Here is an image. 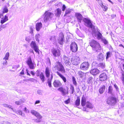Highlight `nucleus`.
Instances as JSON below:
<instances>
[{
    "mask_svg": "<svg viewBox=\"0 0 124 124\" xmlns=\"http://www.w3.org/2000/svg\"><path fill=\"white\" fill-rule=\"evenodd\" d=\"M114 93L115 91L110 84L108 87L107 93L111 94V95L108 97L106 100L107 103L109 105L113 106L117 103L118 98L114 95Z\"/></svg>",
    "mask_w": 124,
    "mask_h": 124,
    "instance_id": "obj_1",
    "label": "nucleus"
},
{
    "mask_svg": "<svg viewBox=\"0 0 124 124\" xmlns=\"http://www.w3.org/2000/svg\"><path fill=\"white\" fill-rule=\"evenodd\" d=\"M83 95L81 101V105L83 107V110L84 111L88 112V110L87 108L92 109L93 108L94 106L90 102H86V99Z\"/></svg>",
    "mask_w": 124,
    "mask_h": 124,
    "instance_id": "obj_2",
    "label": "nucleus"
},
{
    "mask_svg": "<svg viewBox=\"0 0 124 124\" xmlns=\"http://www.w3.org/2000/svg\"><path fill=\"white\" fill-rule=\"evenodd\" d=\"M89 43L90 46L96 52H100L101 48L98 42L94 39H92L91 40L89 41Z\"/></svg>",
    "mask_w": 124,
    "mask_h": 124,
    "instance_id": "obj_3",
    "label": "nucleus"
},
{
    "mask_svg": "<svg viewBox=\"0 0 124 124\" xmlns=\"http://www.w3.org/2000/svg\"><path fill=\"white\" fill-rule=\"evenodd\" d=\"M92 30V34L93 37L98 40L101 39L103 37L102 34L100 32V30L97 27H95Z\"/></svg>",
    "mask_w": 124,
    "mask_h": 124,
    "instance_id": "obj_4",
    "label": "nucleus"
},
{
    "mask_svg": "<svg viewBox=\"0 0 124 124\" xmlns=\"http://www.w3.org/2000/svg\"><path fill=\"white\" fill-rule=\"evenodd\" d=\"M83 21L85 26L90 28L91 30L95 27V26L93 25V22L88 18H84Z\"/></svg>",
    "mask_w": 124,
    "mask_h": 124,
    "instance_id": "obj_5",
    "label": "nucleus"
},
{
    "mask_svg": "<svg viewBox=\"0 0 124 124\" xmlns=\"http://www.w3.org/2000/svg\"><path fill=\"white\" fill-rule=\"evenodd\" d=\"M26 62L30 69L31 70H33L35 69L36 66V64L35 62H32L31 58L30 56L27 58Z\"/></svg>",
    "mask_w": 124,
    "mask_h": 124,
    "instance_id": "obj_6",
    "label": "nucleus"
},
{
    "mask_svg": "<svg viewBox=\"0 0 124 124\" xmlns=\"http://www.w3.org/2000/svg\"><path fill=\"white\" fill-rule=\"evenodd\" d=\"M51 52L54 59L56 61L57 60L56 57H58L61 54V51L59 49L53 47L51 49Z\"/></svg>",
    "mask_w": 124,
    "mask_h": 124,
    "instance_id": "obj_7",
    "label": "nucleus"
},
{
    "mask_svg": "<svg viewBox=\"0 0 124 124\" xmlns=\"http://www.w3.org/2000/svg\"><path fill=\"white\" fill-rule=\"evenodd\" d=\"M57 64L55 66L56 70L59 72L60 71L62 74H64L66 72V71L64 66L62 63L59 61L56 62Z\"/></svg>",
    "mask_w": 124,
    "mask_h": 124,
    "instance_id": "obj_8",
    "label": "nucleus"
},
{
    "mask_svg": "<svg viewBox=\"0 0 124 124\" xmlns=\"http://www.w3.org/2000/svg\"><path fill=\"white\" fill-rule=\"evenodd\" d=\"M70 57L71 62L73 64L77 65L80 63V59L78 57L76 56H73Z\"/></svg>",
    "mask_w": 124,
    "mask_h": 124,
    "instance_id": "obj_9",
    "label": "nucleus"
},
{
    "mask_svg": "<svg viewBox=\"0 0 124 124\" xmlns=\"http://www.w3.org/2000/svg\"><path fill=\"white\" fill-rule=\"evenodd\" d=\"M30 46L35 52L39 54V47L35 41H32L30 43Z\"/></svg>",
    "mask_w": 124,
    "mask_h": 124,
    "instance_id": "obj_10",
    "label": "nucleus"
},
{
    "mask_svg": "<svg viewBox=\"0 0 124 124\" xmlns=\"http://www.w3.org/2000/svg\"><path fill=\"white\" fill-rule=\"evenodd\" d=\"M57 41L58 43L60 45H62L65 42L64 35L63 33L60 34L59 35V37L57 39Z\"/></svg>",
    "mask_w": 124,
    "mask_h": 124,
    "instance_id": "obj_11",
    "label": "nucleus"
},
{
    "mask_svg": "<svg viewBox=\"0 0 124 124\" xmlns=\"http://www.w3.org/2000/svg\"><path fill=\"white\" fill-rule=\"evenodd\" d=\"M45 16L44 18V21L45 22H46L51 19V16L53 15V13L46 11L45 13Z\"/></svg>",
    "mask_w": 124,
    "mask_h": 124,
    "instance_id": "obj_12",
    "label": "nucleus"
},
{
    "mask_svg": "<svg viewBox=\"0 0 124 124\" xmlns=\"http://www.w3.org/2000/svg\"><path fill=\"white\" fill-rule=\"evenodd\" d=\"M78 47L77 44L75 42H72L70 45V49L72 52H76L78 50Z\"/></svg>",
    "mask_w": 124,
    "mask_h": 124,
    "instance_id": "obj_13",
    "label": "nucleus"
},
{
    "mask_svg": "<svg viewBox=\"0 0 124 124\" xmlns=\"http://www.w3.org/2000/svg\"><path fill=\"white\" fill-rule=\"evenodd\" d=\"M89 64L88 62H85L82 63L81 64L80 69V70H86L89 68Z\"/></svg>",
    "mask_w": 124,
    "mask_h": 124,
    "instance_id": "obj_14",
    "label": "nucleus"
},
{
    "mask_svg": "<svg viewBox=\"0 0 124 124\" xmlns=\"http://www.w3.org/2000/svg\"><path fill=\"white\" fill-rule=\"evenodd\" d=\"M49 41L52 43V44L54 45H56L57 44L56 37L54 35H52L48 37Z\"/></svg>",
    "mask_w": 124,
    "mask_h": 124,
    "instance_id": "obj_15",
    "label": "nucleus"
},
{
    "mask_svg": "<svg viewBox=\"0 0 124 124\" xmlns=\"http://www.w3.org/2000/svg\"><path fill=\"white\" fill-rule=\"evenodd\" d=\"M58 91L60 92L62 94L63 96H65L66 95H67L69 93V92L68 90H67L65 88L62 87H61L57 89Z\"/></svg>",
    "mask_w": 124,
    "mask_h": 124,
    "instance_id": "obj_16",
    "label": "nucleus"
},
{
    "mask_svg": "<svg viewBox=\"0 0 124 124\" xmlns=\"http://www.w3.org/2000/svg\"><path fill=\"white\" fill-rule=\"evenodd\" d=\"M90 72L92 75L93 76H95L100 73V71L97 68H92Z\"/></svg>",
    "mask_w": 124,
    "mask_h": 124,
    "instance_id": "obj_17",
    "label": "nucleus"
},
{
    "mask_svg": "<svg viewBox=\"0 0 124 124\" xmlns=\"http://www.w3.org/2000/svg\"><path fill=\"white\" fill-rule=\"evenodd\" d=\"M99 81L103 82L107 79V76L105 73H102L99 75Z\"/></svg>",
    "mask_w": 124,
    "mask_h": 124,
    "instance_id": "obj_18",
    "label": "nucleus"
},
{
    "mask_svg": "<svg viewBox=\"0 0 124 124\" xmlns=\"http://www.w3.org/2000/svg\"><path fill=\"white\" fill-rule=\"evenodd\" d=\"M75 16L77 19V20L78 22V23H81L83 18L82 15L80 13H77L75 14Z\"/></svg>",
    "mask_w": 124,
    "mask_h": 124,
    "instance_id": "obj_19",
    "label": "nucleus"
},
{
    "mask_svg": "<svg viewBox=\"0 0 124 124\" xmlns=\"http://www.w3.org/2000/svg\"><path fill=\"white\" fill-rule=\"evenodd\" d=\"M70 59L65 55L63 57V59L64 60V62L67 66H69L71 64V63L70 62Z\"/></svg>",
    "mask_w": 124,
    "mask_h": 124,
    "instance_id": "obj_20",
    "label": "nucleus"
},
{
    "mask_svg": "<svg viewBox=\"0 0 124 124\" xmlns=\"http://www.w3.org/2000/svg\"><path fill=\"white\" fill-rule=\"evenodd\" d=\"M57 75L62 79L65 84H66V83L68 82V81L67 80L66 78L60 72L57 71L56 72Z\"/></svg>",
    "mask_w": 124,
    "mask_h": 124,
    "instance_id": "obj_21",
    "label": "nucleus"
},
{
    "mask_svg": "<svg viewBox=\"0 0 124 124\" xmlns=\"http://www.w3.org/2000/svg\"><path fill=\"white\" fill-rule=\"evenodd\" d=\"M105 58L104 54L102 52H100L97 56V60L100 61H102Z\"/></svg>",
    "mask_w": 124,
    "mask_h": 124,
    "instance_id": "obj_22",
    "label": "nucleus"
},
{
    "mask_svg": "<svg viewBox=\"0 0 124 124\" xmlns=\"http://www.w3.org/2000/svg\"><path fill=\"white\" fill-rule=\"evenodd\" d=\"M31 114L33 115H34L37 118H42V116L38 112L34 110H31Z\"/></svg>",
    "mask_w": 124,
    "mask_h": 124,
    "instance_id": "obj_23",
    "label": "nucleus"
},
{
    "mask_svg": "<svg viewBox=\"0 0 124 124\" xmlns=\"http://www.w3.org/2000/svg\"><path fill=\"white\" fill-rule=\"evenodd\" d=\"M53 85L55 87H60L62 85V84L59 80H55L53 83Z\"/></svg>",
    "mask_w": 124,
    "mask_h": 124,
    "instance_id": "obj_24",
    "label": "nucleus"
},
{
    "mask_svg": "<svg viewBox=\"0 0 124 124\" xmlns=\"http://www.w3.org/2000/svg\"><path fill=\"white\" fill-rule=\"evenodd\" d=\"M50 69L48 67H46L45 73L46 76L47 78H49L50 76Z\"/></svg>",
    "mask_w": 124,
    "mask_h": 124,
    "instance_id": "obj_25",
    "label": "nucleus"
},
{
    "mask_svg": "<svg viewBox=\"0 0 124 124\" xmlns=\"http://www.w3.org/2000/svg\"><path fill=\"white\" fill-rule=\"evenodd\" d=\"M106 86L104 85L101 86L98 90L99 93L100 94H103L105 91V89Z\"/></svg>",
    "mask_w": 124,
    "mask_h": 124,
    "instance_id": "obj_26",
    "label": "nucleus"
},
{
    "mask_svg": "<svg viewBox=\"0 0 124 124\" xmlns=\"http://www.w3.org/2000/svg\"><path fill=\"white\" fill-rule=\"evenodd\" d=\"M42 27V24L41 22L38 23L36 25V29L37 31H39Z\"/></svg>",
    "mask_w": 124,
    "mask_h": 124,
    "instance_id": "obj_27",
    "label": "nucleus"
},
{
    "mask_svg": "<svg viewBox=\"0 0 124 124\" xmlns=\"http://www.w3.org/2000/svg\"><path fill=\"white\" fill-rule=\"evenodd\" d=\"M101 40L106 47L110 45L109 44L108 41L104 37H103Z\"/></svg>",
    "mask_w": 124,
    "mask_h": 124,
    "instance_id": "obj_28",
    "label": "nucleus"
},
{
    "mask_svg": "<svg viewBox=\"0 0 124 124\" xmlns=\"http://www.w3.org/2000/svg\"><path fill=\"white\" fill-rule=\"evenodd\" d=\"M78 76L80 78L83 79L84 80L85 79V73H84L81 71H78Z\"/></svg>",
    "mask_w": 124,
    "mask_h": 124,
    "instance_id": "obj_29",
    "label": "nucleus"
},
{
    "mask_svg": "<svg viewBox=\"0 0 124 124\" xmlns=\"http://www.w3.org/2000/svg\"><path fill=\"white\" fill-rule=\"evenodd\" d=\"M80 96H78L77 98V99L76 100L75 103V105L76 106L75 107H77L79 106L80 104Z\"/></svg>",
    "mask_w": 124,
    "mask_h": 124,
    "instance_id": "obj_30",
    "label": "nucleus"
},
{
    "mask_svg": "<svg viewBox=\"0 0 124 124\" xmlns=\"http://www.w3.org/2000/svg\"><path fill=\"white\" fill-rule=\"evenodd\" d=\"M87 83L91 84L93 80V78L91 75H89L88 77H87Z\"/></svg>",
    "mask_w": 124,
    "mask_h": 124,
    "instance_id": "obj_31",
    "label": "nucleus"
},
{
    "mask_svg": "<svg viewBox=\"0 0 124 124\" xmlns=\"http://www.w3.org/2000/svg\"><path fill=\"white\" fill-rule=\"evenodd\" d=\"M36 119H32L31 120L33 122L37 123L40 122L42 121V118H37Z\"/></svg>",
    "mask_w": 124,
    "mask_h": 124,
    "instance_id": "obj_32",
    "label": "nucleus"
},
{
    "mask_svg": "<svg viewBox=\"0 0 124 124\" xmlns=\"http://www.w3.org/2000/svg\"><path fill=\"white\" fill-rule=\"evenodd\" d=\"M112 85H113V87L115 89V91L116 92L118 93L119 92V89L118 88V86L116 84L114 83V84H112Z\"/></svg>",
    "mask_w": 124,
    "mask_h": 124,
    "instance_id": "obj_33",
    "label": "nucleus"
},
{
    "mask_svg": "<svg viewBox=\"0 0 124 124\" xmlns=\"http://www.w3.org/2000/svg\"><path fill=\"white\" fill-rule=\"evenodd\" d=\"M41 80L42 81L43 83L45 81V80L46 78L43 72H41L40 75L39 76Z\"/></svg>",
    "mask_w": 124,
    "mask_h": 124,
    "instance_id": "obj_34",
    "label": "nucleus"
},
{
    "mask_svg": "<svg viewBox=\"0 0 124 124\" xmlns=\"http://www.w3.org/2000/svg\"><path fill=\"white\" fill-rule=\"evenodd\" d=\"M55 15L57 16H60L61 14V9L59 8H58L55 11Z\"/></svg>",
    "mask_w": 124,
    "mask_h": 124,
    "instance_id": "obj_35",
    "label": "nucleus"
},
{
    "mask_svg": "<svg viewBox=\"0 0 124 124\" xmlns=\"http://www.w3.org/2000/svg\"><path fill=\"white\" fill-rule=\"evenodd\" d=\"M33 36H32L31 35H29L28 36H26L25 37V40L27 41L28 43H29L31 39L33 37Z\"/></svg>",
    "mask_w": 124,
    "mask_h": 124,
    "instance_id": "obj_36",
    "label": "nucleus"
},
{
    "mask_svg": "<svg viewBox=\"0 0 124 124\" xmlns=\"http://www.w3.org/2000/svg\"><path fill=\"white\" fill-rule=\"evenodd\" d=\"M99 64H98L96 62H93L92 64V68H97V67H98V65Z\"/></svg>",
    "mask_w": 124,
    "mask_h": 124,
    "instance_id": "obj_37",
    "label": "nucleus"
},
{
    "mask_svg": "<svg viewBox=\"0 0 124 124\" xmlns=\"http://www.w3.org/2000/svg\"><path fill=\"white\" fill-rule=\"evenodd\" d=\"M8 11L7 7L6 6H5L3 9L2 12L3 14L7 13L8 12Z\"/></svg>",
    "mask_w": 124,
    "mask_h": 124,
    "instance_id": "obj_38",
    "label": "nucleus"
},
{
    "mask_svg": "<svg viewBox=\"0 0 124 124\" xmlns=\"http://www.w3.org/2000/svg\"><path fill=\"white\" fill-rule=\"evenodd\" d=\"M112 54V53L110 51L108 52L106 54V59L107 60L111 56V55Z\"/></svg>",
    "mask_w": 124,
    "mask_h": 124,
    "instance_id": "obj_39",
    "label": "nucleus"
},
{
    "mask_svg": "<svg viewBox=\"0 0 124 124\" xmlns=\"http://www.w3.org/2000/svg\"><path fill=\"white\" fill-rule=\"evenodd\" d=\"M40 37V36L39 34H36L35 36V37L36 41H37L38 43L39 42V39Z\"/></svg>",
    "mask_w": 124,
    "mask_h": 124,
    "instance_id": "obj_40",
    "label": "nucleus"
},
{
    "mask_svg": "<svg viewBox=\"0 0 124 124\" xmlns=\"http://www.w3.org/2000/svg\"><path fill=\"white\" fill-rule=\"evenodd\" d=\"M72 80L73 82V84L76 86L77 85V83L76 80V79L75 77L73 76H72Z\"/></svg>",
    "mask_w": 124,
    "mask_h": 124,
    "instance_id": "obj_41",
    "label": "nucleus"
},
{
    "mask_svg": "<svg viewBox=\"0 0 124 124\" xmlns=\"http://www.w3.org/2000/svg\"><path fill=\"white\" fill-rule=\"evenodd\" d=\"M9 52H7L6 54L5 57L3 58V60H8V58L9 57Z\"/></svg>",
    "mask_w": 124,
    "mask_h": 124,
    "instance_id": "obj_42",
    "label": "nucleus"
},
{
    "mask_svg": "<svg viewBox=\"0 0 124 124\" xmlns=\"http://www.w3.org/2000/svg\"><path fill=\"white\" fill-rule=\"evenodd\" d=\"M105 65L104 63L101 62L99 63L98 67H100L102 69H104L105 67Z\"/></svg>",
    "mask_w": 124,
    "mask_h": 124,
    "instance_id": "obj_43",
    "label": "nucleus"
},
{
    "mask_svg": "<svg viewBox=\"0 0 124 124\" xmlns=\"http://www.w3.org/2000/svg\"><path fill=\"white\" fill-rule=\"evenodd\" d=\"M121 69L123 72L122 73V76L121 78V79L122 81L123 84L124 86V71L122 70L121 68Z\"/></svg>",
    "mask_w": 124,
    "mask_h": 124,
    "instance_id": "obj_44",
    "label": "nucleus"
},
{
    "mask_svg": "<svg viewBox=\"0 0 124 124\" xmlns=\"http://www.w3.org/2000/svg\"><path fill=\"white\" fill-rule=\"evenodd\" d=\"M54 5L56 8H57L58 7H61L62 6V2H57L55 3Z\"/></svg>",
    "mask_w": 124,
    "mask_h": 124,
    "instance_id": "obj_45",
    "label": "nucleus"
},
{
    "mask_svg": "<svg viewBox=\"0 0 124 124\" xmlns=\"http://www.w3.org/2000/svg\"><path fill=\"white\" fill-rule=\"evenodd\" d=\"M70 86V89L71 90V94H73L74 93V92H75L74 87L73 85H71Z\"/></svg>",
    "mask_w": 124,
    "mask_h": 124,
    "instance_id": "obj_46",
    "label": "nucleus"
},
{
    "mask_svg": "<svg viewBox=\"0 0 124 124\" xmlns=\"http://www.w3.org/2000/svg\"><path fill=\"white\" fill-rule=\"evenodd\" d=\"M41 72V71L39 69L37 70L35 72L36 76L37 77H39L40 75Z\"/></svg>",
    "mask_w": 124,
    "mask_h": 124,
    "instance_id": "obj_47",
    "label": "nucleus"
},
{
    "mask_svg": "<svg viewBox=\"0 0 124 124\" xmlns=\"http://www.w3.org/2000/svg\"><path fill=\"white\" fill-rule=\"evenodd\" d=\"M101 7L102 8L103 11H106L108 10V7H107L106 6H105L104 5H103L102 3V4Z\"/></svg>",
    "mask_w": 124,
    "mask_h": 124,
    "instance_id": "obj_48",
    "label": "nucleus"
},
{
    "mask_svg": "<svg viewBox=\"0 0 124 124\" xmlns=\"http://www.w3.org/2000/svg\"><path fill=\"white\" fill-rule=\"evenodd\" d=\"M23 102V101L21 99L18 101H15V103L17 105H19L21 104Z\"/></svg>",
    "mask_w": 124,
    "mask_h": 124,
    "instance_id": "obj_49",
    "label": "nucleus"
},
{
    "mask_svg": "<svg viewBox=\"0 0 124 124\" xmlns=\"http://www.w3.org/2000/svg\"><path fill=\"white\" fill-rule=\"evenodd\" d=\"M71 12V9H68L66 10L65 14L64 15V16H65L68 14L70 13Z\"/></svg>",
    "mask_w": 124,
    "mask_h": 124,
    "instance_id": "obj_50",
    "label": "nucleus"
},
{
    "mask_svg": "<svg viewBox=\"0 0 124 124\" xmlns=\"http://www.w3.org/2000/svg\"><path fill=\"white\" fill-rule=\"evenodd\" d=\"M30 33L31 34V35H32V36H34L33 29L32 27L31 26L30 27Z\"/></svg>",
    "mask_w": 124,
    "mask_h": 124,
    "instance_id": "obj_51",
    "label": "nucleus"
},
{
    "mask_svg": "<svg viewBox=\"0 0 124 124\" xmlns=\"http://www.w3.org/2000/svg\"><path fill=\"white\" fill-rule=\"evenodd\" d=\"M17 113L21 116H23L24 115V114L22 113V111L21 110H18L17 111Z\"/></svg>",
    "mask_w": 124,
    "mask_h": 124,
    "instance_id": "obj_52",
    "label": "nucleus"
},
{
    "mask_svg": "<svg viewBox=\"0 0 124 124\" xmlns=\"http://www.w3.org/2000/svg\"><path fill=\"white\" fill-rule=\"evenodd\" d=\"M70 102V99L69 98L67 100L64 101V103L66 104H68Z\"/></svg>",
    "mask_w": 124,
    "mask_h": 124,
    "instance_id": "obj_53",
    "label": "nucleus"
},
{
    "mask_svg": "<svg viewBox=\"0 0 124 124\" xmlns=\"http://www.w3.org/2000/svg\"><path fill=\"white\" fill-rule=\"evenodd\" d=\"M121 61H122L123 62H121V64H122V66L123 67V69L124 70V59H123L122 58H121Z\"/></svg>",
    "mask_w": 124,
    "mask_h": 124,
    "instance_id": "obj_54",
    "label": "nucleus"
},
{
    "mask_svg": "<svg viewBox=\"0 0 124 124\" xmlns=\"http://www.w3.org/2000/svg\"><path fill=\"white\" fill-rule=\"evenodd\" d=\"M24 74V69H23L21 71L20 73L19 76H21L22 75H23Z\"/></svg>",
    "mask_w": 124,
    "mask_h": 124,
    "instance_id": "obj_55",
    "label": "nucleus"
},
{
    "mask_svg": "<svg viewBox=\"0 0 124 124\" xmlns=\"http://www.w3.org/2000/svg\"><path fill=\"white\" fill-rule=\"evenodd\" d=\"M28 81H30L31 82H34V81H37V80L36 79H35L34 78H30L29 79H28Z\"/></svg>",
    "mask_w": 124,
    "mask_h": 124,
    "instance_id": "obj_56",
    "label": "nucleus"
},
{
    "mask_svg": "<svg viewBox=\"0 0 124 124\" xmlns=\"http://www.w3.org/2000/svg\"><path fill=\"white\" fill-rule=\"evenodd\" d=\"M8 23H7L5 24L2 25V24L0 26V28H4L6 27V26L8 24Z\"/></svg>",
    "mask_w": 124,
    "mask_h": 124,
    "instance_id": "obj_57",
    "label": "nucleus"
},
{
    "mask_svg": "<svg viewBox=\"0 0 124 124\" xmlns=\"http://www.w3.org/2000/svg\"><path fill=\"white\" fill-rule=\"evenodd\" d=\"M30 74L32 76H34L35 74V72L34 70H31L30 72Z\"/></svg>",
    "mask_w": 124,
    "mask_h": 124,
    "instance_id": "obj_58",
    "label": "nucleus"
},
{
    "mask_svg": "<svg viewBox=\"0 0 124 124\" xmlns=\"http://www.w3.org/2000/svg\"><path fill=\"white\" fill-rule=\"evenodd\" d=\"M23 110L26 113H29V110L26 107H25L24 108Z\"/></svg>",
    "mask_w": 124,
    "mask_h": 124,
    "instance_id": "obj_59",
    "label": "nucleus"
},
{
    "mask_svg": "<svg viewBox=\"0 0 124 124\" xmlns=\"http://www.w3.org/2000/svg\"><path fill=\"white\" fill-rule=\"evenodd\" d=\"M2 19H1L0 21V23L2 24H3V23L7 21L3 18Z\"/></svg>",
    "mask_w": 124,
    "mask_h": 124,
    "instance_id": "obj_60",
    "label": "nucleus"
},
{
    "mask_svg": "<svg viewBox=\"0 0 124 124\" xmlns=\"http://www.w3.org/2000/svg\"><path fill=\"white\" fill-rule=\"evenodd\" d=\"M66 6L64 4L63 5L62 8V11H64L66 9Z\"/></svg>",
    "mask_w": 124,
    "mask_h": 124,
    "instance_id": "obj_61",
    "label": "nucleus"
},
{
    "mask_svg": "<svg viewBox=\"0 0 124 124\" xmlns=\"http://www.w3.org/2000/svg\"><path fill=\"white\" fill-rule=\"evenodd\" d=\"M26 71L27 75L30 76H31V75L29 73V70L27 69H26Z\"/></svg>",
    "mask_w": 124,
    "mask_h": 124,
    "instance_id": "obj_62",
    "label": "nucleus"
},
{
    "mask_svg": "<svg viewBox=\"0 0 124 124\" xmlns=\"http://www.w3.org/2000/svg\"><path fill=\"white\" fill-rule=\"evenodd\" d=\"M107 47L111 51L113 50V48L111 46L110 44L108 46H107Z\"/></svg>",
    "mask_w": 124,
    "mask_h": 124,
    "instance_id": "obj_63",
    "label": "nucleus"
},
{
    "mask_svg": "<svg viewBox=\"0 0 124 124\" xmlns=\"http://www.w3.org/2000/svg\"><path fill=\"white\" fill-rule=\"evenodd\" d=\"M37 93L39 95H41L42 94V91L40 90H38L37 91Z\"/></svg>",
    "mask_w": 124,
    "mask_h": 124,
    "instance_id": "obj_64",
    "label": "nucleus"
}]
</instances>
